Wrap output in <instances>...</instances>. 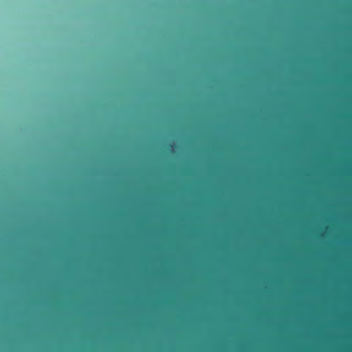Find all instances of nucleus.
I'll list each match as a JSON object with an SVG mask.
<instances>
[{"label":"nucleus","mask_w":352,"mask_h":352,"mask_svg":"<svg viewBox=\"0 0 352 352\" xmlns=\"http://www.w3.org/2000/svg\"><path fill=\"white\" fill-rule=\"evenodd\" d=\"M170 146H171L172 148H173V147L175 146V144H171V145H170Z\"/></svg>","instance_id":"obj_1"}]
</instances>
